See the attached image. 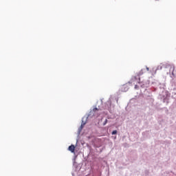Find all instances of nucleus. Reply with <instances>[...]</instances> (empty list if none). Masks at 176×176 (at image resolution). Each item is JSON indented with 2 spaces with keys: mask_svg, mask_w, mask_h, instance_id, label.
Returning <instances> with one entry per match:
<instances>
[{
  "mask_svg": "<svg viewBox=\"0 0 176 176\" xmlns=\"http://www.w3.org/2000/svg\"><path fill=\"white\" fill-rule=\"evenodd\" d=\"M68 150L72 152V153H74L75 152V146L72 144L69 146Z\"/></svg>",
  "mask_w": 176,
  "mask_h": 176,
  "instance_id": "obj_1",
  "label": "nucleus"
},
{
  "mask_svg": "<svg viewBox=\"0 0 176 176\" xmlns=\"http://www.w3.org/2000/svg\"><path fill=\"white\" fill-rule=\"evenodd\" d=\"M111 134H112V135H115V134H118V131H116V130L113 131Z\"/></svg>",
  "mask_w": 176,
  "mask_h": 176,
  "instance_id": "obj_2",
  "label": "nucleus"
},
{
  "mask_svg": "<svg viewBox=\"0 0 176 176\" xmlns=\"http://www.w3.org/2000/svg\"><path fill=\"white\" fill-rule=\"evenodd\" d=\"M108 123V120H105L104 122H103V126H105Z\"/></svg>",
  "mask_w": 176,
  "mask_h": 176,
  "instance_id": "obj_3",
  "label": "nucleus"
},
{
  "mask_svg": "<svg viewBox=\"0 0 176 176\" xmlns=\"http://www.w3.org/2000/svg\"><path fill=\"white\" fill-rule=\"evenodd\" d=\"M142 74H144V69H142L139 75H142Z\"/></svg>",
  "mask_w": 176,
  "mask_h": 176,
  "instance_id": "obj_4",
  "label": "nucleus"
},
{
  "mask_svg": "<svg viewBox=\"0 0 176 176\" xmlns=\"http://www.w3.org/2000/svg\"><path fill=\"white\" fill-rule=\"evenodd\" d=\"M94 112H96V111H98V109H97V108H95V109H94Z\"/></svg>",
  "mask_w": 176,
  "mask_h": 176,
  "instance_id": "obj_5",
  "label": "nucleus"
},
{
  "mask_svg": "<svg viewBox=\"0 0 176 176\" xmlns=\"http://www.w3.org/2000/svg\"><path fill=\"white\" fill-rule=\"evenodd\" d=\"M135 89H138V85H135Z\"/></svg>",
  "mask_w": 176,
  "mask_h": 176,
  "instance_id": "obj_6",
  "label": "nucleus"
},
{
  "mask_svg": "<svg viewBox=\"0 0 176 176\" xmlns=\"http://www.w3.org/2000/svg\"><path fill=\"white\" fill-rule=\"evenodd\" d=\"M170 69H173V71H174V67H170Z\"/></svg>",
  "mask_w": 176,
  "mask_h": 176,
  "instance_id": "obj_7",
  "label": "nucleus"
},
{
  "mask_svg": "<svg viewBox=\"0 0 176 176\" xmlns=\"http://www.w3.org/2000/svg\"><path fill=\"white\" fill-rule=\"evenodd\" d=\"M147 71H149V67H146Z\"/></svg>",
  "mask_w": 176,
  "mask_h": 176,
  "instance_id": "obj_8",
  "label": "nucleus"
},
{
  "mask_svg": "<svg viewBox=\"0 0 176 176\" xmlns=\"http://www.w3.org/2000/svg\"><path fill=\"white\" fill-rule=\"evenodd\" d=\"M155 1H159V0H155Z\"/></svg>",
  "mask_w": 176,
  "mask_h": 176,
  "instance_id": "obj_9",
  "label": "nucleus"
}]
</instances>
